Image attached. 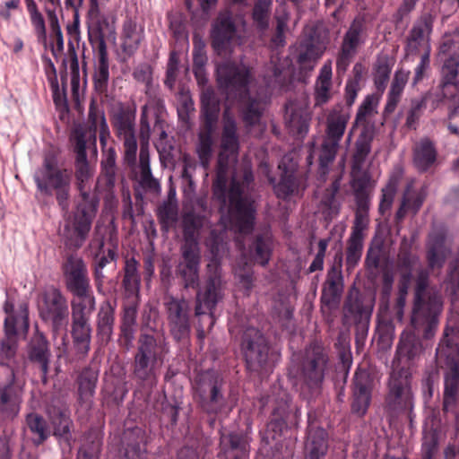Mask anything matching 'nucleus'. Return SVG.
<instances>
[{"mask_svg": "<svg viewBox=\"0 0 459 459\" xmlns=\"http://www.w3.org/2000/svg\"><path fill=\"white\" fill-rule=\"evenodd\" d=\"M220 147L212 192L213 197L221 204V224L225 231L230 230L240 235L249 234L254 228L256 209L251 195L254 176L248 159L244 158L235 168L230 188L227 189L229 167L231 163L237 162L239 151L237 123L229 108L223 113Z\"/></svg>", "mask_w": 459, "mask_h": 459, "instance_id": "obj_1", "label": "nucleus"}, {"mask_svg": "<svg viewBox=\"0 0 459 459\" xmlns=\"http://www.w3.org/2000/svg\"><path fill=\"white\" fill-rule=\"evenodd\" d=\"M216 74L219 87L225 92L227 100H238L241 103L246 126L259 124L266 100L260 95H251L254 78L250 67L242 62L225 61L217 65Z\"/></svg>", "mask_w": 459, "mask_h": 459, "instance_id": "obj_2", "label": "nucleus"}, {"mask_svg": "<svg viewBox=\"0 0 459 459\" xmlns=\"http://www.w3.org/2000/svg\"><path fill=\"white\" fill-rule=\"evenodd\" d=\"M75 178L82 202L78 205L74 217L65 223L63 232L65 244L74 249L80 248L86 240L96 215L99 200L89 192V183L93 176L87 158L75 159Z\"/></svg>", "mask_w": 459, "mask_h": 459, "instance_id": "obj_3", "label": "nucleus"}, {"mask_svg": "<svg viewBox=\"0 0 459 459\" xmlns=\"http://www.w3.org/2000/svg\"><path fill=\"white\" fill-rule=\"evenodd\" d=\"M33 178L41 195H55L62 211H68L72 182L70 169L58 168L54 159L46 157L42 166L36 169Z\"/></svg>", "mask_w": 459, "mask_h": 459, "instance_id": "obj_4", "label": "nucleus"}, {"mask_svg": "<svg viewBox=\"0 0 459 459\" xmlns=\"http://www.w3.org/2000/svg\"><path fill=\"white\" fill-rule=\"evenodd\" d=\"M204 124L199 132L196 152L201 165L207 169L213 153L214 135L220 113V102L213 90L204 89L201 93Z\"/></svg>", "mask_w": 459, "mask_h": 459, "instance_id": "obj_5", "label": "nucleus"}, {"mask_svg": "<svg viewBox=\"0 0 459 459\" xmlns=\"http://www.w3.org/2000/svg\"><path fill=\"white\" fill-rule=\"evenodd\" d=\"M139 346L134 357V375L142 381L155 384L156 369L162 364V357L168 352L165 340L151 334H142L138 341Z\"/></svg>", "mask_w": 459, "mask_h": 459, "instance_id": "obj_6", "label": "nucleus"}, {"mask_svg": "<svg viewBox=\"0 0 459 459\" xmlns=\"http://www.w3.org/2000/svg\"><path fill=\"white\" fill-rule=\"evenodd\" d=\"M428 273L421 270L417 278L414 307L411 323L417 327L428 323L430 326L437 323V316L442 311L443 302L440 293L435 289L428 288Z\"/></svg>", "mask_w": 459, "mask_h": 459, "instance_id": "obj_7", "label": "nucleus"}, {"mask_svg": "<svg viewBox=\"0 0 459 459\" xmlns=\"http://www.w3.org/2000/svg\"><path fill=\"white\" fill-rule=\"evenodd\" d=\"M454 329L448 327L445 330L444 337L437 348V356L446 361L448 372L445 378V391L443 406L446 411H452L456 401L459 387V347L454 342Z\"/></svg>", "mask_w": 459, "mask_h": 459, "instance_id": "obj_8", "label": "nucleus"}, {"mask_svg": "<svg viewBox=\"0 0 459 459\" xmlns=\"http://www.w3.org/2000/svg\"><path fill=\"white\" fill-rule=\"evenodd\" d=\"M328 354L319 343L310 344L305 351L302 368V394L306 392L311 395L319 393L328 367Z\"/></svg>", "mask_w": 459, "mask_h": 459, "instance_id": "obj_9", "label": "nucleus"}, {"mask_svg": "<svg viewBox=\"0 0 459 459\" xmlns=\"http://www.w3.org/2000/svg\"><path fill=\"white\" fill-rule=\"evenodd\" d=\"M38 307L39 316L51 326L55 335L66 329L68 302L59 289L54 286L46 288L40 295Z\"/></svg>", "mask_w": 459, "mask_h": 459, "instance_id": "obj_10", "label": "nucleus"}, {"mask_svg": "<svg viewBox=\"0 0 459 459\" xmlns=\"http://www.w3.org/2000/svg\"><path fill=\"white\" fill-rule=\"evenodd\" d=\"M223 378L215 371H206L201 375L196 385L202 406L210 413L228 412L232 405L228 403L222 394Z\"/></svg>", "mask_w": 459, "mask_h": 459, "instance_id": "obj_11", "label": "nucleus"}, {"mask_svg": "<svg viewBox=\"0 0 459 459\" xmlns=\"http://www.w3.org/2000/svg\"><path fill=\"white\" fill-rule=\"evenodd\" d=\"M105 23V28L101 24L89 30V40L96 53V63L94 72V85L98 91L104 92L109 81V65L108 59V51L106 39L112 34L111 27Z\"/></svg>", "mask_w": 459, "mask_h": 459, "instance_id": "obj_12", "label": "nucleus"}, {"mask_svg": "<svg viewBox=\"0 0 459 459\" xmlns=\"http://www.w3.org/2000/svg\"><path fill=\"white\" fill-rule=\"evenodd\" d=\"M411 375L407 369L393 370L389 380V392L386 396L387 407L394 411L411 410L413 395L411 389Z\"/></svg>", "mask_w": 459, "mask_h": 459, "instance_id": "obj_13", "label": "nucleus"}, {"mask_svg": "<svg viewBox=\"0 0 459 459\" xmlns=\"http://www.w3.org/2000/svg\"><path fill=\"white\" fill-rule=\"evenodd\" d=\"M241 351L250 370H257L268 359L269 346L263 333L255 327L247 328L242 334Z\"/></svg>", "mask_w": 459, "mask_h": 459, "instance_id": "obj_14", "label": "nucleus"}, {"mask_svg": "<svg viewBox=\"0 0 459 459\" xmlns=\"http://www.w3.org/2000/svg\"><path fill=\"white\" fill-rule=\"evenodd\" d=\"M65 286L74 297L92 293L87 266L82 258L71 255L63 265Z\"/></svg>", "mask_w": 459, "mask_h": 459, "instance_id": "obj_15", "label": "nucleus"}, {"mask_svg": "<svg viewBox=\"0 0 459 459\" xmlns=\"http://www.w3.org/2000/svg\"><path fill=\"white\" fill-rule=\"evenodd\" d=\"M281 170V180L274 185V192L280 198L286 199L299 195L305 188V178L298 171V162L290 155H284L279 163Z\"/></svg>", "mask_w": 459, "mask_h": 459, "instance_id": "obj_16", "label": "nucleus"}, {"mask_svg": "<svg viewBox=\"0 0 459 459\" xmlns=\"http://www.w3.org/2000/svg\"><path fill=\"white\" fill-rule=\"evenodd\" d=\"M164 306L171 334L178 341L186 339L190 332L188 302L185 299L169 296Z\"/></svg>", "mask_w": 459, "mask_h": 459, "instance_id": "obj_17", "label": "nucleus"}, {"mask_svg": "<svg viewBox=\"0 0 459 459\" xmlns=\"http://www.w3.org/2000/svg\"><path fill=\"white\" fill-rule=\"evenodd\" d=\"M5 313L4 332L8 339L15 338L19 333H25L29 330V310L26 302L16 303L13 297L6 294L4 304Z\"/></svg>", "mask_w": 459, "mask_h": 459, "instance_id": "obj_18", "label": "nucleus"}, {"mask_svg": "<svg viewBox=\"0 0 459 459\" xmlns=\"http://www.w3.org/2000/svg\"><path fill=\"white\" fill-rule=\"evenodd\" d=\"M134 120V112L121 109L116 113L113 122L118 138L123 141L125 160L131 165L135 162L137 152Z\"/></svg>", "mask_w": 459, "mask_h": 459, "instance_id": "obj_19", "label": "nucleus"}, {"mask_svg": "<svg viewBox=\"0 0 459 459\" xmlns=\"http://www.w3.org/2000/svg\"><path fill=\"white\" fill-rule=\"evenodd\" d=\"M209 270L213 269V274L209 276L205 290H199L196 295V305L195 313L196 316L210 313L211 324H213L212 310L218 301L221 299V281L220 278L219 265L213 262L208 264Z\"/></svg>", "mask_w": 459, "mask_h": 459, "instance_id": "obj_20", "label": "nucleus"}, {"mask_svg": "<svg viewBox=\"0 0 459 459\" xmlns=\"http://www.w3.org/2000/svg\"><path fill=\"white\" fill-rule=\"evenodd\" d=\"M183 263L180 264V274L185 282V288L199 286L200 252L197 242L186 241L182 247Z\"/></svg>", "mask_w": 459, "mask_h": 459, "instance_id": "obj_21", "label": "nucleus"}, {"mask_svg": "<svg viewBox=\"0 0 459 459\" xmlns=\"http://www.w3.org/2000/svg\"><path fill=\"white\" fill-rule=\"evenodd\" d=\"M433 30V20L429 14L420 16L413 24L409 32L406 44V51L415 54L420 48L424 52H430V34Z\"/></svg>", "mask_w": 459, "mask_h": 459, "instance_id": "obj_22", "label": "nucleus"}, {"mask_svg": "<svg viewBox=\"0 0 459 459\" xmlns=\"http://www.w3.org/2000/svg\"><path fill=\"white\" fill-rule=\"evenodd\" d=\"M336 259H338V263L333 265L327 273L321 297L322 302L330 308L338 306L343 290L342 254L336 255Z\"/></svg>", "mask_w": 459, "mask_h": 459, "instance_id": "obj_23", "label": "nucleus"}, {"mask_svg": "<svg viewBox=\"0 0 459 459\" xmlns=\"http://www.w3.org/2000/svg\"><path fill=\"white\" fill-rule=\"evenodd\" d=\"M450 251L447 246L446 230L443 227L435 228L429 234L428 243V261L431 269L442 267L446 255Z\"/></svg>", "mask_w": 459, "mask_h": 459, "instance_id": "obj_24", "label": "nucleus"}, {"mask_svg": "<svg viewBox=\"0 0 459 459\" xmlns=\"http://www.w3.org/2000/svg\"><path fill=\"white\" fill-rule=\"evenodd\" d=\"M236 33V28L232 22L231 14L229 11L219 14L214 22L212 30V46L218 52L225 49L233 39Z\"/></svg>", "mask_w": 459, "mask_h": 459, "instance_id": "obj_25", "label": "nucleus"}, {"mask_svg": "<svg viewBox=\"0 0 459 459\" xmlns=\"http://www.w3.org/2000/svg\"><path fill=\"white\" fill-rule=\"evenodd\" d=\"M285 120L291 133L304 135L308 132L309 115L306 98H304L300 105L293 101H290L286 105Z\"/></svg>", "mask_w": 459, "mask_h": 459, "instance_id": "obj_26", "label": "nucleus"}, {"mask_svg": "<svg viewBox=\"0 0 459 459\" xmlns=\"http://www.w3.org/2000/svg\"><path fill=\"white\" fill-rule=\"evenodd\" d=\"M325 49V41L314 37L307 38L299 45L297 62L301 68L312 70Z\"/></svg>", "mask_w": 459, "mask_h": 459, "instance_id": "obj_27", "label": "nucleus"}, {"mask_svg": "<svg viewBox=\"0 0 459 459\" xmlns=\"http://www.w3.org/2000/svg\"><path fill=\"white\" fill-rule=\"evenodd\" d=\"M349 120V111L340 105L334 106L326 115L325 138L340 143Z\"/></svg>", "mask_w": 459, "mask_h": 459, "instance_id": "obj_28", "label": "nucleus"}, {"mask_svg": "<svg viewBox=\"0 0 459 459\" xmlns=\"http://www.w3.org/2000/svg\"><path fill=\"white\" fill-rule=\"evenodd\" d=\"M363 30V23L360 20H355L345 33L342 44L341 54L337 58V67L345 68L350 63V59L355 54L358 46L361 43L360 34Z\"/></svg>", "mask_w": 459, "mask_h": 459, "instance_id": "obj_29", "label": "nucleus"}, {"mask_svg": "<svg viewBox=\"0 0 459 459\" xmlns=\"http://www.w3.org/2000/svg\"><path fill=\"white\" fill-rule=\"evenodd\" d=\"M333 62L326 60L319 70L315 83V106L326 104L333 96Z\"/></svg>", "mask_w": 459, "mask_h": 459, "instance_id": "obj_30", "label": "nucleus"}, {"mask_svg": "<svg viewBox=\"0 0 459 459\" xmlns=\"http://www.w3.org/2000/svg\"><path fill=\"white\" fill-rule=\"evenodd\" d=\"M370 385L366 371L356 372L354 377V401L352 411L359 416L366 413L370 403Z\"/></svg>", "mask_w": 459, "mask_h": 459, "instance_id": "obj_31", "label": "nucleus"}, {"mask_svg": "<svg viewBox=\"0 0 459 459\" xmlns=\"http://www.w3.org/2000/svg\"><path fill=\"white\" fill-rule=\"evenodd\" d=\"M75 159L87 158L86 149L92 148L97 152V135L91 126L86 128L82 126H75L70 138Z\"/></svg>", "mask_w": 459, "mask_h": 459, "instance_id": "obj_32", "label": "nucleus"}, {"mask_svg": "<svg viewBox=\"0 0 459 459\" xmlns=\"http://www.w3.org/2000/svg\"><path fill=\"white\" fill-rule=\"evenodd\" d=\"M369 152L370 143L361 134L356 143V151L353 155L351 171L355 184L360 189L367 187L370 179V177L368 173H364L360 178H358V175L362 170L365 160Z\"/></svg>", "mask_w": 459, "mask_h": 459, "instance_id": "obj_33", "label": "nucleus"}, {"mask_svg": "<svg viewBox=\"0 0 459 459\" xmlns=\"http://www.w3.org/2000/svg\"><path fill=\"white\" fill-rule=\"evenodd\" d=\"M29 358L32 362L37 363L45 378L48 371L50 351L48 342L42 333H36L30 345Z\"/></svg>", "mask_w": 459, "mask_h": 459, "instance_id": "obj_34", "label": "nucleus"}, {"mask_svg": "<svg viewBox=\"0 0 459 459\" xmlns=\"http://www.w3.org/2000/svg\"><path fill=\"white\" fill-rule=\"evenodd\" d=\"M221 446L226 459H246L248 456L247 439L240 434L222 433Z\"/></svg>", "mask_w": 459, "mask_h": 459, "instance_id": "obj_35", "label": "nucleus"}, {"mask_svg": "<svg viewBox=\"0 0 459 459\" xmlns=\"http://www.w3.org/2000/svg\"><path fill=\"white\" fill-rule=\"evenodd\" d=\"M72 337L76 355L87 356L91 349V328L89 321H72Z\"/></svg>", "mask_w": 459, "mask_h": 459, "instance_id": "obj_36", "label": "nucleus"}, {"mask_svg": "<svg viewBox=\"0 0 459 459\" xmlns=\"http://www.w3.org/2000/svg\"><path fill=\"white\" fill-rule=\"evenodd\" d=\"M437 160V151L433 143L428 139H421L413 149V163L420 171L428 170Z\"/></svg>", "mask_w": 459, "mask_h": 459, "instance_id": "obj_37", "label": "nucleus"}, {"mask_svg": "<svg viewBox=\"0 0 459 459\" xmlns=\"http://www.w3.org/2000/svg\"><path fill=\"white\" fill-rule=\"evenodd\" d=\"M115 308L109 301L101 303L97 316V334L100 341L107 343L112 335Z\"/></svg>", "mask_w": 459, "mask_h": 459, "instance_id": "obj_38", "label": "nucleus"}, {"mask_svg": "<svg viewBox=\"0 0 459 459\" xmlns=\"http://www.w3.org/2000/svg\"><path fill=\"white\" fill-rule=\"evenodd\" d=\"M409 76L410 71L403 69H398L394 73L387 95V100L384 110L385 114H391L395 110L397 104L401 100L404 87L407 84Z\"/></svg>", "mask_w": 459, "mask_h": 459, "instance_id": "obj_39", "label": "nucleus"}, {"mask_svg": "<svg viewBox=\"0 0 459 459\" xmlns=\"http://www.w3.org/2000/svg\"><path fill=\"white\" fill-rule=\"evenodd\" d=\"M143 38V30L132 20L124 22L121 35V47L127 55L134 54Z\"/></svg>", "mask_w": 459, "mask_h": 459, "instance_id": "obj_40", "label": "nucleus"}, {"mask_svg": "<svg viewBox=\"0 0 459 459\" xmlns=\"http://www.w3.org/2000/svg\"><path fill=\"white\" fill-rule=\"evenodd\" d=\"M307 455L305 459H323L328 449L327 433L324 429H312L308 432Z\"/></svg>", "mask_w": 459, "mask_h": 459, "instance_id": "obj_41", "label": "nucleus"}, {"mask_svg": "<svg viewBox=\"0 0 459 459\" xmlns=\"http://www.w3.org/2000/svg\"><path fill=\"white\" fill-rule=\"evenodd\" d=\"M96 299L92 293L75 296L71 301L72 321H89L95 310Z\"/></svg>", "mask_w": 459, "mask_h": 459, "instance_id": "obj_42", "label": "nucleus"}, {"mask_svg": "<svg viewBox=\"0 0 459 459\" xmlns=\"http://www.w3.org/2000/svg\"><path fill=\"white\" fill-rule=\"evenodd\" d=\"M140 179L139 183L146 191L159 194L160 192V182L152 175L150 168L149 152L146 147L142 146L139 156Z\"/></svg>", "mask_w": 459, "mask_h": 459, "instance_id": "obj_43", "label": "nucleus"}, {"mask_svg": "<svg viewBox=\"0 0 459 459\" xmlns=\"http://www.w3.org/2000/svg\"><path fill=\"white\" fill-rule=\"evenodd\" d=\"M273 250V238L270 232H264L256 237L253 246L249 248V256L257 264H268Z\"/></svg>", "mask_w": 459, "mask_h": 459, "instance_id": "obj_44", "label": "nucleus"}, {"mask_svg": "<svg viewBox=\"0 0 459 459\" xmlns=\"http://www.w3.org/2000/svg\"><path fill=\"white\" fill-rule=\"evenodd\" d=\"M381 100V94L372 93L367 95L359 105L355 124L357 126H368L372 123L377 114V108Z\"/></svg>", "mask_w": 459, "mask_h": 459, "instance_id": "obj_45", "label": "nucleus"}, {"mask_svg": "<svg viewBox=\"0 0 459 459\" xmlns=\"http://www.w3.org/2000/svg\"><path fill=\"white\" fill-rule=\"evenodd\" d=\"M127 440L125 448L124 459H146V450L143 442V431L141 429H134L126 432Z\"/></svg>", "mask_w": 459, "mask_h": 459, "instance_id": "obj_46", "label": "nucleus"}, {"mask_svg": "<svg viewBox=\"0 0 459 459\" xmlns=\"http://www.w3.org/2000/svg\"><path fill=\"white\" fill-rule=\"evenodd\" d=\"M20 401L13 394L12 384L0 386V415L13 418L19 411Z\"/></svg>", "mask_w": 459, "mask_h": 459, "instance_id": "obj_47", "label": "nucleus"}, {"mask_svg": "<svg viewBox=\"0 0 459 459\" xmlns=\"http://www.w3.org/2000/svg\"><path fill=\"white\" fill-rule=\"evenodd\" d=\"M89 122L92 130L95 131V134L99 130L100 145L103 151H106L107 149L105 148L110 137V132L104 113L91 106L89 110Z\"/></svg>", "mask_w": 459, "mask_h": 459, "instance_id": "obj_48", "label": "nucleus"}, {"mask_svg": "<svg viewBox=\"0 0 459 459\" xmlns=\"http://www.w3.org/2000/svg\"><path fill=\"white\" fill-rule=\"evenodd\" d=\"M290 396L283 392L277 405L273 408V418L268 424V429L274 432H281L286 428V417L289 412Z\"/></svg>", "mask_w": 459, "mask_h": 459, "instance_id": "obj_49", "label": "nucleus"}, {"mask_svg": "<svg viewBox=\"0 0 459 459\" xmlns=\"http://www.w3.org/2000/svg\"><path fill=\"white\" fill-rule=\"evenodd\" d=\"M124 271L123 285L126 290L132 294L137 293L141 283L137 261L133 257L126 259Z\"/></svg>", "mask_w": 459, "mask_h": 459, "instance_id": "obj_50", "label": "nucleus"}, {"mask_svg": "<svg viewBox=\"0 0 459 459\" xmlns=\"http://www.w3.org/2000/svg\"><path fill=\"white\" fill-rule=\"evenodd\" d=\"M421 352V344L415 335L403 333L401 336L397 353L401 357H406L408 359H413Z\"/></svg>", "mask_w": 459, "mask_h": 459, "instance_id": "obj_51", "label": "nucleus"}, {"mask_svg": "<svg viewBox=\"0 0 459 459\" xmlns=\"http://www.w3.org/2000/svg\"><path fill=\"white\" fill-rule=\"evenodd\" d=\"M339 145V142L324 138L319 152V164L323 175L328 172V167L334 160Z\"/></svg>", "mask_w": 459, "mask_h": 459, "instance_id": "obj_52", "label": "nucleus"}, {"mask_svg": "<svg viewBox=\"0 0 459 459\" xmlns=\"http://www.w3.org/2000/svg\"><path fill=\"white\" fill-rule=\"evenodd\" d=\"M26 422L30 430L37 436L34 443L39 445L48 437L49 431L45 420L41 416L30 413L27 416Z\"/></svg>", "mask_w": 459, "mask_h": 459, "instance_id": "obj_53", "label": "nucleus"}, {"mask_svg": "<svg viewBox=\"0 0 459 459\" xmlns=\"http://www.w3.org/2000/svg\"><path fill=\"white\" fill-rule=\"evenodd\" d=\"M363 237L351 235L348 239L346 264L349 269L355 267L362 255Z\"/></svg>", "mask_w": 459, "mask_h": 459, "instance_id": "obj_54", "label": "nucleus"}, {"mask_svg": "<svg viewBox=\"0 0 459 459\" xmlns=\"http://www.w3.org/2000/svg\"><path fill=\"white\" fill-rule=\"evenodd\" d=\"M116 159L117 154L113 147L103 151L101 160V173L106 177L107 184L113 186L116 177Z\"/></svg>", "mask_w": 459, "mask_h": 459, "instance_id": "obj_55", "label": "nucleus"}, {"mask_svg": "<svg viewBox=\"0 0 459 459\" xmlns=\"http://www.w3.org/2000/svg\"><path fill=\"white\" fill-rule=\"evenodd\" d=\"M442 82L444 85H455L458 83L459 59L456 56L447 58L441 69Z\"/></svg>", "mask_w": 459, "mask_h": 459, "instance_id": "obj_56", "label": "nucleus"}, {"mask_svg": "<svg viewBox=\"0 0 459 459\" xmlns=\"http://www.w3.org/2000/svg\"><path fill=\"white\" fill-rule=\"evenodd\" d=\"M273 0H258L253 10V19L260 30H265L269 23Z\"/></svg>", "mask_w": 459, "mask_h": 459, "instance_id": "obj_57", "label": "nucleus"}, {"mask_svg": "<svg viewBox=\"0 0 459 459\" xmlns=\"http://www.w3.org/2000/svg\"><path fill=\"white\" fill-rule=\"evenodd\" d=\"M368 204L364 201L358 202V209L355 214L354 225L351 235L364 238V230L368 225Z\"/></svg>", "mask_w": 459, "mask_h": 459, "instance_id": "obj_58", "label": "nucleus"}, {"mask_svg": "<svg viewBox=\"0 0 459 459\" xmlns=\"http://www.w3.org/2000/svg\"><path fill=\"white\" fill-rule=\"evenodd\" d=\"M391 71L392 67L386 59L379 60L377 62L375 68L374 83L376 88L380 91L379 94L381 95L385 89Z\"/></svg>", "mask_w": 459, "mask_h": 459, "instance_id": "obj_59", "label": "nucleus"}, {"mask_svg": "<svg viewBox=\"0 0 459 459\" xmlns=\"http://www.w3.org/2000/svg\"><path fill=\"white\" fill-rule=\"evenodd\" d=\"M397 184L395 180H390L387 185L382 189V195L379 204V212L385 214L388 212L393 204L394 198L396 193Z\"/></svg>", "mask_w": 459, "mask_h": 459, "instance_id": "obj_60", "label": "nucleus"}, {"mask_svg": "<svg viewBox=\"0 0 459 459\" xmlns=\"http://www.w3.org/2000/svg\"><path fill=\"white\" fill-rule=\"evenodd\" d=\"M103 246H104L103 238H95L91 243V248L97 247L99 249V251L95 254V257H96L95 267H98L100 269H104V267L108 264H109L111 261L115 260V257H116L115 252L111 249H108V255H105L104 253L101 254Z\"/></svg>", "mask_w": 459, "mask_h": 459, "instance_id": "obj_61", "label": "nucleus"}, {"mask_svg": "<svg viewBox=\"0 0 459 459\" xmlns=\"http://www.w3.org/2000/svg\"><path fill=\"white\" fill-rule=\"evenodd\" d=\"M96 387V377L91 375L86 376V372L82 373L79 378V394L82 399L89 400L92 397Z\"/></svg>", "mask_w": 459, "mask_h": 459, "instance_id": "obj_62", "label": "nucleus"}, {"mask_svg": "<svg viewBox=\"0 0 459 459\" xmlns=\"http://www.w3.org/2000/svg\"><path fill=\"white\" fill-rule=\"evenodd\" d=\"M437 440L433 433L425 434L421 447V459H437Z\"/></svg>", "mask_w": 459, "mask_h": 459, "instance_id": "obj_63", "label": "nucleus"}, {"mask_svg": "<svg viewBox=\"0 0 459 459\" xmlns=\"http://www.w3.org/2000/svg\"><path fill=\"white\" fill-rule=\"evenodd\" d=\"M328 244H329V239L328 238H323V239L319 240V242H318V251H317V254L316 255L313 262L309 265V268H308L309 273H313V272H316V271H320V270L323 269V267H324V258H325V252H326Z\"/></svg>", "mask_w": 459, "mask_h": 459, "instance_id": "obj_64", "label": "nucleus"}]
</instances>
